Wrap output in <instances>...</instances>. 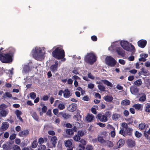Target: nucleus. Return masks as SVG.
Instances as JSON below:
<instances>
[{"instance_id":"2f4dec72","label":"nucleus","mask_w":150,"mask_h":150,"mask_svg":"<svg viewBox=\"0 0 150 150\" xmlns=\"http://www.w3.org/2000/svg\"><path fill=\"white\" fill-rule=\"evenodd\" d=\"M100 136H101L103 137L106 139L107 137L108 136V133L106 131H103L100 134Z\"/></svg>"},{"instance_id":"864d4df0","label":"nucleus","mask_w":150,"mask_h":150,"mask_svg":"<svg viewBox=\"0 0 150 150\" xmlns=\"http://www.w3.org/2000/svg\"><path fill=\"white\" fill-rule=\"evenodd\" d=\"M72 79L75 81H77L80 80L81 79V78L76 75H74L72 77Z\"/></svg>"},{"instance_id":"9b49d317","label":"nucleus","mask_w":150,"mask_h":150,"mask_svg":"<svg viewBox=\"0 0 150 150\" xmlns=\"http://www.w3.org/2000/svg\"><path fill=\"white\" fill-rule=\"evenodd\" d=\"M125 141L122 139H120L117 143V146L113 147L114 149H117V148L122 147L124 144Z\"/></svg>"},{"instance_id":"de8ad7c7","label":"nucleus","mask_w":150,"mask_h":150,"mask_svg":"<svg viewBox=\"0 0 150 150\" xmlns=\"http://www.w3.org/2000/svg\"><path fill=\"white\" fill-rule=\"evenodd\" d=\"M7 107V106L4 104H1L0 105V110H5L4 109Z\"/></svg>"},{"instance_id":"5fc2aeb1","label":"nucleus","mask_w":150,"mask_h":150,"mask_svg":"<svg viewBox=\"0 0 150 150\" xmlns=\"http://www.w3.org/2000/svg\"><path fill=\"white\" fill-rule=\"evenodd\" d=\"M62 117L64 119H68L69 118L70 116L68 114H67L66 113H63L62 115Z\"/></svg>"},{"instance_id":"69168bd1","label":"nucleus","mask_w":150,"mask_h":150,"mask_svg":"<svg viewBox=\"0 0 150 150\" xmlns=\"http://www.w3.org/2000/svg\"><path fill=\"white\" fill-rule=\"evenodd\" d=\"M88 76L89 78L91 79H93L95 78L94 76L91 73H88Z\"/></svg>"},{"instance_id":"4be33fe9","label":"nucleus","mask_w":150,"mask_h":150,"mask_svg":"<svg viewBox=\"0 0 150 150\" xmlns=\"http://www.w3.org/2000/svg\"><path fill=\"white\" fill-rule=\"evenodd\" d=\"M94 116L92 114H88L86 116V120L88 122H91L94 119Z\"/></svg>"},{"instance_id":"0eeeda50","label":"nucleus","mask_w":150,"mask_h":150,"mask_svg":"<svg viewBox=\"0 0 150 150\" xmlns=\"http://www.w3.org/2000/svg\"><path fill=\"white\" fill-rule=\"evenodd\" d=\"M105 63L108 66L114 67L116 64V61L110 56H107L105 59Z\"/></svg>"},{"instance_id":"a19ab883","label":"nucleus","mask_w":150,"mask_h":150,"mask_svg":"<svg viewBox=\"0 0 150 150\" xmlns=\"http://www.w3.org/2000/svg\"><path fill=\"white\" fill-rule=\"evenodd\" d=\"M74 140L76 142H78L80 139V137L78 134L75 135L73 137Z\"/></svg>"},{"instance_id":"412c9836","label":"nucleus","mask_w":150,"mask_h":150,"mask_svg":"<svg viewBox=\"0 0 150 150\" xmlns=\"http://www.w3.org/2000/svg\"><path fill=\"white\" fill-rule=\"evenodd\" d=\"M29 133V132L27 130H25L20 132L19 133V136L23 137L27 136Z\"/></svg>"},{"instance_id":"4468645a","label":"nucleus","mask_w":150,"mask_h":150,"mask_svg":"<svg viewBox=\"0 0 150 150\" xmlns=\"http://www.w3.org/2000/svg\"><path fill=\"white\" fill-rule=\"evenodd\" d=\"M71 95L70 91L68 89H65L64 91V97L65 98H69Z\"/></svg>"},{"instance_id":"f03ea898","label":"nucleus","mask_w":150,"mask_h":150,"mask_svg":"<svg viewBox=\"0 0 150 150\" xmlns=\"http://www.w3.org/2000/svg\"><path fill=\"white\" fill-rule=\"evenodd\" d=\"M45 48L36 47L32 51V53L33 57L37 60L41 61L45 57V54L44 51Z\"/></svg>"},{"instance_id":"423d86ee","label":"nucleus","mask_w":150,"mask_h":150,"mask_svg":"<svg viewBox=\"0 0 150 150\" xmlns=\"http://www.w3.org/2000/svg\"><path fill=\"white\" fill-rule=\"evenodd\" d=\"M85 61L89 64H92L96 61V56L93 53H89L85 56Z\"/></svg>"},{"instance_id":"ea45409f","label":"nucleus","mask_w":150,"mask_h":150,"mask_svg":"<svg viewBox=\"0 0 150 150\" xmlns=\"http://www.w3.org/2000/svg\"><path fill=\"white\" fill-rule=\"evenodd\" d=\"M31 114L33 118L36 121H38V117L37 115L36 112H33Z\"/></svg>"},{"instance_id":"4c0bfd02","label":"nucleus","mask_w":150,"mask_h":150,"mask_svg":"<svg viewBox=\"0 0 150 150\" xmlns=\"http://www.w3.org/2000/svg\"><path fill=\"white\" fill-rule=\"evenodd\" d=\"M98 109V107L97 106H94L93 107H92L91 109V111L92 112L93 114H96V110Z\"/></svg>"},{"instance_id":"c756f323","label":"nucleus","mask_w":150,"mask_h":150,"mask_svg":"<svg viewBox=\"0 0 150 150\" xmlns=\"http://www.w3.org/2000/svg\"><path fill=\"white\" fill-rule=\"evenodd\" d=\"M101 81L103 82L107 86L112 87V84L110 82L106 80H102Z\"/></svg>"},{"instance_id":"5701e85b","label":"nucleus","mask_w":150,"mask_h":150,"mask_svg":"<svg viewBox=\"0 0 150 150\" xmlns=\"http://www.w3.org/2000/svg\"><path fill=\"white\" fill-rule=\"evenodd\" d=\"M105 143V146L109 148L112 147L114 146L113 142L108 140H106Z\"/></svg>"},{"instance_id":"338daca9","label":"nucleus","mask_w":150,"mask_h":150,"mask_svg":"<svg viewBox=\"0 0 150 150\" xmlns=\"http://www.w3.org/2000/svg\"><path fill=\"white\" fill-rule=\"evenodd\" d=\"M119 63L122 65H124L125 64V62L122 59H120L119 60Z\"/></svg>"},{"instance_id":"f704fd0d","label":"nucleus","mask_w":150,"mask_h":150,"mask_svg":"<svg viewBox=\"0 0 150 150\" xmlns=\"http://www.w3.org/2000/svg\"><path fill=\"white\" fill-rule=\"evenodd\" d=\"M142 107V105L141 104H135L133 106V107L134 108L136 109L137 110H140Z\"/></svg>"},{"instance_id":"473e14b6","label":"nucleus","mask_w":150,"mask_h":150,"mask_svg":"<svg viewBox=\"0 0 150 150\" xmlns=\"http://www.w3.org/2000/svg\"><path fill=\"white\" fill-rule=\"evenodd\" d=\"M120 116L119 114L115 113L112 115V118L113 120L116 121L118 120Z\"/></svg>"},{"instance_id":"39448f33","label":"nucleus","mask_w":150,"mask_h":150,"mask_svg":"<svg viewBox=\"0 0 150 150\" xmlns=\"http://www.w3.org/2000/svg\"><path fill=\"white\" fill-rule=\"evenodd\" d=\"M52 55L55 58L60 59L64 57V52L62 49L57 47L52 52Z\"/></svg>"},{"instance_id":"774afa93","label":"nucleus","mask_w":150,"mask_h":150,"mask_svg":"<svg viewBox=\"0 0 150 150\" xmlns=\"http://www.w3.org/2000/svg\"><path fill=\"white\" fill-rule=\"evenodd\" d=\"M123 114L125 116L127 117L129 115V112L128 110H125L123 112Z\"/></svg>"},{"instance_id":"ddd939ff","label":"nucleus","mask_w":150,"mask_h":150,"mask_svg":"<svg viewBox=\"0 0 150 150\" xmlns=\"http://www.w3.org/2000/svg\"><path fill=\"white\" fill-rule=\"evenodd\" d=\"M57 142V137L55 136L52 137L50 141V142L52 145H51L50 147H54L55 146V144Z\"/></svg>"},{"instance_id":"b1692460","label":"nucleus","mask_w":150,"mask_h":150,"mask_svg":"<svg viewBox=\"0 0 150 150\" xmlns=\"http://www.w3.org/2000/svg\"><path fill=\"white\" fill-rule=\"evenodd\" d=\"M104 138L103 137L101 136L100 135H98V141L101 144L105 143L106 141L105 140Z\"/></svg>"},{"instance_id":"052dcab7","label":"nucleus","mask_w":150,"mask_h":150,"mask_svg":"<svg viewBox=\"0 0 150 150\" xmlns=\"http://www.w3.org/2000/svg\"><path fill=\"white\" fill-rule=\"evenodd\" d=\"M13 149L14 150H21L20 147L17 145H14L13 147Z\"/></svg>"},{"instance_id":"9d476101","label":"nucleus","mask_w":150,"mask_h":150,"mask_svg":"<svg viewBox=\"0 0 150 150\" xmlns=\"http://www.w3.org/2000/svg\"><path fill=\"white\" fill-rule=\"evenodd\" d=\"M130 91L132 94L137 95L139 92V89L136 86H132L130 87Z\"/></svg>"},{"instance_id":"79ce46f5","label":"nucleus","mask_w":150,"mask_h":150,"mask_svg":"<svg viewBox=\"0 0 150 150\" xmlns=\"http://www.w3.org/2000/svg\"><path fill=\"white\" fill-rule=\"evenodd\" d=\"M66 132L67 134L69 135H72L74 133V132L73 130H72V129H67L66 130Z\"/></svg>"},{"instance_id":"4d7b16f0","label":"nucleus","mask_w":150,"mask_h":150,"mask_svg":"<svg viewBox=\"0 0 150 150\" xmlns=\"http://www.w3.org/2000/svg\"><path fill=\"white\" fill-rule=\"evenodd\" d=\"M44 140L42 138H40L38 141V143L39 144H42L44 142Z\"/></svg>"},{"instance_id":"aec40b11","label":"nucleus","mask_w":150,"mask_h":150,"mask_svg":"<svg viewBox=\"0 0 150 150\" xmlns=\"http://www.w3.org/2000/svg\"><path fill=\"white\" fill-rule=\"evenodd\" d=\"M8 109L1 110L0 112V115L2 117H5L8 113Z\"/></svg>"},{"instance_id":"37998d69","label":"nucleus","mask_w":150,"mask_h":150,"mask_svg":"<svg viewBox=\"0 0 150 150\" xmlns=\"http://www.w3.org/2000/svg\"><path fill=\"white\" fill-rule=\"evenodd\" d=\"M112 131L110 132V134L111 137L112 138H114L115 135V129L113 127H112Z\"/></svg>"},{"instance_id":"7c9ffc66","label":"nucleus","mask_w":150,"mask_h":150,"mask_svg":"<svg viewBox=\"0 0 150 150\" xmlns=\"http://www.w3.org/2000/svg\"><path fill=\"white\" fill-rule=\"evenodd\" d=\"M86 133V132L85 130L79 131L78 132V134L80 137H81L85 135Z\"/></svg>"},{"instance_id":"c03bdc74","label":"nucleus","mask_w":150,"mask_h":150,"mask_svg":"<svg viewBox=\"0 0 150 150\" xmlns=\"http://www.w3.org/2000/svg\"><path fill=\"white\" fill-rule=\"evenodd\" d=\"M146 126V125L144 123H142L139 125V126L140 129H143L145 128Z\"/></svg>"},{"instance_id":"f8f14e48","label":"nucleus","mask_w":150,"mask_h":150,"mask_svg":"<svg viewBox=\"0 0 150 150\" xmlns=\"http://www.w3.org/2000/svg\"><path fill=\"white\" fill-rule=\"evenodd\" d=\"M137 43L139 47L143 48L146 46L147 43V42L145 40H141L138 41Z\"/></svg>"},{"instance_id":"a878e982","label":"nucleus","mask_w":150,"mask_h":150,"mask_svg":"<svg viewBox=\"0 0 150 150\" xmlns=\"http://www.w3.org/2000/svg\"><path fill=\"white\" fill-rule=\"evenodd\" d=\"M104 99L106 101L110 102L113 100V98L111 96H107L104 97Z\"/></svg>"},{"instance_id":"dca6fc26","label":"nucleus","mask_w":150,"mask_h":150,"mask_svg":"<svg viewBox=\"0 0 150 150\" xmlns=\"http://www.w3.org/2000/svg\"><path fill=\"white\" fill-rule=\"evenodd\" d=\"M58 63L57 62H55V64L50 67L51 70L53 72H55L57 69Z\"/></svg>"},{"instance_id":"1a4fd4ad","label":"nucleus","mask_w":150,"mask_h":150,"mask_svg":"<svg viewBox=\"0 0 150 150\" xmlns=\"http://www.w3.org/2000/svg\"><path fill=\"white\" fill-rule=\"evenodd\" d=\"M119 42H118L116 41L112 43L110 47L108 48V50L110 51H112L116 50L118 48L117 46H118Z\"/></svg>"},{"instance_id":"cd10ccee","label":"nucleus","mask_w":150,"mask_h":150,"mask_svg":"<svg viewBox=\"0 0 150 150\" xmlns=\"http://www.w3.org/2000/svg\"><path fill=\"white\" fill-rule=\"evenodd\" d=\"M12 94L10 93L6 92L3 95V98L4 99L7 97L10 98L12 97Z\"/></svg>"},{"instance_id":"8fccbe9b","label":"nucleus","mask_w":150,"mask_h":150,"mask_svg":"<svg viewBox=\"0 0 150 150\" xmlns=\"http://www.w3.org/2000/svg\"><path fill=\"white\" fill-rule=\"evenodd\" d=\"M38 145V142L36 140L34 141L32 144V147L33 148H35Z\"/></svg>"},{"instance_id":"20e7f679","label":"nucleus","mask_w":150,"mask_h":150,"mask_svg":"<svg viewBox=\"0 0 150 150\" xmlns=\"http://www.w3.org/2000/svg\"><path fill=\"white\" fill-rule=\"evenodd\" d=\"M120 43L121 47L126 50L132 52L134 51L135 48L134 46L127 41L121 40Z\"/></svg>"},{"instance_id":"0e129e2a","label":"nucleus","mask_w":150,"mask_h":150,"mask_svg":"<svg viewBox=\"0 0 150 150\" xmlns=\"http://www.w3.org/2000/svg\"><path fill=\"white\" fill-rule=\"evenodd\" d=\"M16 137V134H13L10 136V139L11 140H13Z\"/></svg>"},{"instance_id":"3c124183","label":"nucleus","mask_w":150,"mask_h":150,"mask_svg":"<svg viewBox=\"0 0 150 150\" xmlns=\"http://www.w3.org/2000/svg\"><path fill=\"white\" fill-rule=\"evenodd\" d=\"M85 150H93V146L90 145H88L86 147Z\"/></svg>"},{"instance_id":"6e6552de","label":"nucleus","mask_w":150,"mask_h":150,"mask_svg":"<svg viewBox=\"0 0 150 150\" xmlns=\"http://www.w3.org/2000/svg\"><path fill=\"white\" fill-rule=\"evenodd\" d=\"M97 117L98 118L101 122H105L108 120V118H106V116L101 114H98Z\"/></svg>"},{"instance_id":"e433bc0d","label":"nucleus","mask_w":150,"mask_h":150,"mask_svg":"<svg viewBox=\"0 0 150 150\" xmlns=\"http://www.w3.org/2000/svg\"><path fill=\"white\" fill-rule=\"evenodd\" d=\"M146 100V96L145 94H143V95L140 97L139 98V100L142 102H143L145 101Z\"/></svg>"},{"instance_id":"58836bf2","label":"nucleus","mask_w":150,"mask_h":150,"mask_svg":"<svg viewBox=\"0 0 150 150\" xmlns=\"http://www.w3.org/2000/svg\"><path fill=\"white\" fill-rule=\"evenodd\" d=\"M81 117L79 114H77L74 116L73 118L75 120L79 121L80 120Z\"/></svg>"},{"instance_id":"c9c22d12","label":"nucleus","mask_w":150,"mask_h":150,"mask_svg":"<svg viewBox=\"0 0 150 150\" xmlns=\"http://www.w3.org/2000/svg\"><path fill=\"white\" fill-rule=\"evenodd\" d=\"M129 104V101L127 99L124 100H122L121 102V104L124 105H128Z\"/></svg>"},{"instance_id":"603ef678","label":"nucleus","mask_w":150,"mask_h":150,"mask_svg":"<svg viewBox=\"0 0 150 150\" xmlns=\"http://www.w3.org/2000/svg\"><path fill=\"white\" fill-rule=\"evenodd\" d=\"M145 111L146 112H150V105L148 104L146 105Z\"/></svg>"},{"instance_id":"13d9d810","label":"nucleus","mask_w":150,"mask_h":150,"mask_svg":"<svg viewBox=\"0 0 150 150\" xmlns=\"http://www.w3.org/2000/svg\"><path fill=\"white\" fill-rule=\"evenodd\" d=\"M141 72L145 75H147V73H148V71L147 70H145L144 68H142L141 69Z\"/></svg>"},{"instance_id":"a18cd8bd","label":"nucleus","mask_w":150,"mask_h":150,"mask_svg":"<svg viewBox=\"0 0 150 150\" xmlns=\"http://www.w3.org/2000/svg\"><path fill=\"white\" fill-rule=\"evenodd\" d=\"M98 87L100 90L103 91H105V88L102 85H98Z\"/></svg>"},{"instance_id":"c85d7f7f","label":"nucleus","mask_w":150,"mask_h":150,"mask_svg":"<svg viewBox=\"0 0 150 150\" xmlns=\"http://www.w3.org/2000/svg\"><path fill=\"white\" fill-rule=\"evenodd\" d=\"M30 70L29 67L27 65H25L23 68V73H26L28 72Z\"/></svg>"},{"instance_id":"bb28decb","label":"nucleus","mask_w":150,"mask_h":150,"mask_svg":"<svg viewBox=\"0 0 150 150\" xmlns=\"http://www.w3.org/2000/svg\"><path fill=\"white\" fill-rule=\"evenodd\" d=\"M9 125L7 122H4L1 125V128L4 130H6L8 127Z\"/></svg>"},{"instance_id":"bf43d9fd","label":"nucleus","mask_w":150,"mask_h":150,"mask_svg":"<svg viewBox=\"0 0 150 150\" xmlns=\"http://www.w3.org/2000/svg\"><path fill=\"white\" fill-rule=\"evenodd\" d=\"M77 148H81L82 149H79L78 150H84L85 149V146L81 144H79Z\"/></svg>"},{"instance_id":"680f3d73","label":"nucleus","mask_w":150,"mask_h":150,"mask_svg":"<svg viewBox=\"0 0 150 150\" xmlns=\"http://www.w3.org/2000/svg\"><path fill=\"white\" fill-rule=\"evenodd\" d=\"M111 115V113L110 112H106L105 114V115L106 116V118L109 117H110Z\"/></svg>"},{"instance_id":"2eb2a0df","label":"nucleus","mask_w":150,"mask_h":150,"mask_svg":"<svg viewBox=\"0 0 150 150\" xmlns=\"http://www.w3.org/2000/svg\"><path fill=\"white\" fill-rule=\"evenodd\" d=\"M148 56V54H147L142 53L140 55V58L139 59V61L145 62L146 61V58Z\"/></svg>"},{"instance_id":"a211bd4d","label":"nucleus","mask_w":150,"mask_h":150,"mask_svg":"<svg viewBox=\"0 0 150 150\" xmlns=\"http://www.w3.org/2000/svg\"><path fill=\"white\" fill-rule=\"evenodd\" d=\"M127 144L128 146L132 147L135 145V142L131 139H128L127 141Z\"/></svg>"},{"instance_id":"49530a36","label":"nucleus","mask_w":150,"mask_h":150,"mask_svg":"<svg viewBox=\"0 0 150 150\" xmlns=\"http://www.w3.org/2000/svg\"><path fill=\"white\" fill-rule=\"evenodd\" d=\"M58 108L59 110H62L65 108V106L63 103H60L58 105Z\"/></svg>"},{"instance_id":"f257e3e1","label":"nucleus","mask_w":150,"mask_h":150,"mask_svg":"<svg viewBox=\"0 0 150 150\" xmlns=\"http://www.w3.org/2000/svg\"><path fill=\"white\" fill-rule=\"evenodd\" d=\"M2 48L0 49V60L3 63H8L11 62L12 61V53L15 52V49L13 48H9L8 52L5 53L4 51L1 52Z\"/></svg>"},{"instance_id":"6ab92c4d","label":"nucleus","mask_w":150,"mask_h":150,"mask_svg":"<svg viewBox=\"0 0 150 150\" xmlns=\"http://www.w3.org/2000/svg\"><path fill=\"white\" fill-rule=\"evenodd\" d=\"M116 50L117 52L119 55H120L122 56H124L125 51L121 48L119 47L117 48V49Z\"/></svg>"},{"instance_id":"09e8293b","label":"nucleus","mask_w":150,"mask_h":150,"mask_svg":"<svg viewBox=\"0 0 150 150\" xmlns=\"http://www.w3.org/2000/svg\"><path fill=\"white\" fill-rule=\"evenodd\" d=\"M30 96L31 99H34L36 98V94L35 93L31 92L30 93Z\"/></svg>"},{"instance_id":"e2e57ef3","label":"nucleus","mask_w":150,"mask_h":150,"mask_svg":"<svg viewBox=\"0 0 150 150\" xmlns=\"http://www.w3.org/2000/svg\"><path fill=\"white\" fill-rule=\"evenodd\" d=\"M135 135L137 137H139L142 136V134L137 131L135 132Z\"/></svg>"},{"instance_id":"7ed1b4c3","label":"nucleus","mask_w":150,"mask_h":150,"mask_svg":"<svg viewBox=\"0 0 150 150\" xmlns=\"http://www.w3.org/2000/svg\"><path fill=\"white\" fill-rule=\"evenodd\" d=\"M122 127L120 131V133L124 136L131 135L132 134L133 129H132L128 127L127 124L125 122L122 123L121 125Z\"/></svg>"},{"instance_id":"f3484780","label":"nucleus","mask_w":150,"mask_h":150,"mask_svg":"<svg viewBox=\"0 0 150 150\" xmlns=\"http://www.w3.org/2000/svg\"><path fill=\"white\" fill-rule=\"evenodd\" d=\"M76 108V105L75 104H72L70 105L69 108L68 110L71 112H73L75 110Z\"/></svg>"},{"instance_id":"72a5a7b5","label":"nucleus","mask_w":150,"mask_h":150,"mask_svg":"<svg viewBox=\"0 0 150 150\" xmlns=\"http://www.w3.org/2000/svg\"><path fill=\"white\" fill-rule=\"evenodd\" d=\"M142 82L140 79H139L134 82V84L136 86H140L142 84Z\"/></svg>"},{"instance_id":"393cba45","label":"nucleus","mask_w":150,"mask_h":150,"mask_svg":"<svg viewBox=\"0 0 150 150\" xmlns=\"http://www.w3.org/2000/svg\"><path fill=\"white\" fill-rule=\"evenodd\" d=\"M64 143L66 146L70 147L72 146V143L71 140H68L64 141Z\"/></svg>"},{"instance_id":"6e6d98bb","label":"nucleus","mask_w":150,"mask_h":150,"mask_svg":"<svg viewBox=\"0 0 150 150\" xmlns=\"http://www.w3.org/2000/svg\"><path fill=\"white\" fill-rule=\"evenodd\" d=\"M15 114L16 115L17 117H18L22 115V113L21 111L19 110H17L15 111Z\"/></svg>"}]
</instances>
